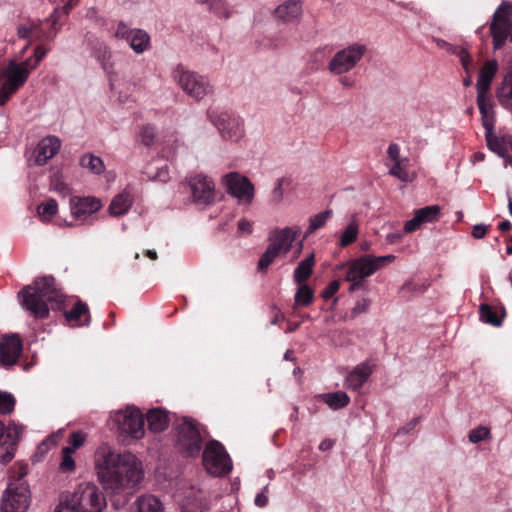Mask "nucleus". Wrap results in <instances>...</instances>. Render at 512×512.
Segmentation results:
<instances>
[{"label":"nucleus","instance_id":"f257e3e1","mask_svg":"<svg viewBox=\"0 0 512 512\" xmlns=\"http://www.w3.org/2000/svg\"><path fill=\"white\" fill-rule=\"evenodd\" d=\"M95 469L103 489L118 493L136 487L143 479L141 462L132 454H119L103 445L96 451Z\"/></svg>","mask_w":512,"mask_h":512},{"label":"nucleus","instance_id":"f03ea898","mask_svg":"<svg viewBox=\"0 0 512 512\" xmlns=\"http://www.w3.org/2000/svg\"><path fill=\"white\" fill-rule=\"evenodd\" d=\"M18 298L22 307L28 310L35 318H46L49 315L48 303L59 305L63 302L62 294L55 286L52 276L38 277L33 285L25 286Z\"/></svg>","mask_w":512,"mask_h":512},{"label":"nucleus","instance_id":"7ed1b4c3","mask_svg":"<svg viewBox=\"0 0 512 512\" xmlns=\"http://www.w3.org/2000/svg\"><path fill=\"white\" fill-rule=\"evenodd\" d=\"M27 467L19 466L11 475L2 497L3 512H26L31 500L29 484L25 479Z\"/></svg>","mask_w":512,"mask_h":512},{"label":"nucleus","instance_id":"20e7f679","mask_svg":"<svg viewBox=\"0 0 512 512\" xmlns=\"http://www.w3.org/2000/svg\"><path fill=\"white\" fill-rule=\"evenodd\" d=\"M395 259L394 255L371 256L365 255L347 263L345 279L351 283L350 291L359 288L362 281L374 274L377 270L385 267Z\"/></svg>","mask_w":512,"mask_h":512},{"label":"nucleus","instance_id":"39448f33","mask_svg":"<svg viewBox=\"0 0 512 512\" xmlns=\"http://www.w3.org/2000/svg\"><path fill=\"white\" fill-rule=\"evenodd\" d=\"M31 71L33 66H30L29 61L11 60L8 63L3 71L6 81L0 88V104H6L10 97L27 82Z\"/></svg>","mask_w":512,"mask_h":512},{"label":"nucleus","instance_id":"423d86ee","mask_svg":"<svg viewBox=\"0 0 512 512\" xmlns=\"http://www.w3.org/2000/svg\"><path fill=\"white\" fill-rule=\"evenodd\" d=\"M173 77L181 89L197 101L213 92V86L206 77L194 71L185 70L180 65L174 70Z\"/></svg>","mask_w":512,"mask_h":512},{"label":"nucleus","instance_id":"0eeeda50","mask_svg":"<svg viewBox=\"0 0 512 512\" xmlns=\"http://www.w3.org/2000/svg\"><path fill=\"white\" fill-rule=\"evenodd\" d=\"M367 52V46L353 43L337 51L328 62V71L333 75H343L352 71Z\"/></svg>","mask_w":512,"mask_h":512},{"label":"nucleus","instance_id":"6e6552de","mask_svg":"<svg viewBox=\"0 0 512 512\" xmlns=\"http://www.w3.org/2000/svg\"><path fill=\"white\" fill-rule=\"evenodd\" d=\"M70 502L76 506L78 512H102L106 507L105 497L92 483L80 484Z\"/></svg>","mask_w":512,"mask_h":512},{"label":"nucleus","instance_id":"1a4fd4ad","mask_svg":"<svg viewBox=\"0 0 512 512\" xmlns=\"http://www.w3.org/2000/svg\"><path fill=\"white\" fill-rule=\"evenodd\" d=\"M177 446L187 456L198 455L202 447V438L196 423L187 417H183L176 427Z\"/></svg>","mask_w":512,"mask_h":512},{"label":"nucleus","instance_id":"9d476101","mask_svg":"<svg viewBox=\"0 0 512 512\" xmlns=\"http://www.w3.org/2000/svg\"><path fill=\"white\" fill-rule=\"evenodd\" d=\"M191 201L197 206L208 207L214 204L216 190L214 181L204 174H191L186 177Z\"/></svg>","mask_w":512,"mask_h":512},{"label":"nucleus","instance_id":"9b49d317","mask_svg":"<svg viewBox=\"0 0 512 512\" xmlns=\"http://www.w3.org/2000/svg\"><path fill=\"white\" fill-rule=\"evenodd\" d=\"M203 464L207 472L214 476L227 474L232 470L231 460L218 441H210L203 451Z\"/></svg>","mask_w":512,"mask_h":512},{"label":"nucleus","instance_id":"f8f14e48","mask_svg":"<svg viewBox=\"0 0 512 512\" xmlns=\"http://www.w3.org/2000/svg\"><path fill=\"white\" fill-rule=\"evenodd\" d=\"M115 422L118 431L122 435L130 436L134 439H141L144 436V418L141 411L135 407H127L115 414Z\"/></svg>","mask_w":512,"mask_h":512},{"label":"nucleus","instance_id":"ddd939ff","mask_svg":"<svg viewBox=\"0 0 512 512\" xmlns=\"http://www.w3.org/2000/svg\"><path fill=\"white\" fill-rule=\"evenodd\" d=\"M222 182L228 194L238 200L239 203L250 205L254 198V185L246 177L238 172H230L222 177Z\"/></svg>","mask_w":512,"mask_h":512},{"label":"nucleus","instance_id":"4468645a","mask_svg":"<svg viewBox=\"0 0 512 512\" xmlns=\"http://www.w3.org/2000/svg\"><path fill=\"white\" fill-rule=\"evenodd\" d=\"M495 49L501 48L506 39L512 42V14L511 7L501 5L493 15V21L490 26Z\"/></svg>","mask_w":512,"mask_h":512},{"label":"nucleus","instance_id":"2eb2a0df","mask_svg":"<svg viewBox=\"0 0 512 512\" xmlns=\"http://www.w3.org/2000/svg\"><path fill=\"white\" fill-rule=\"evenodd\" d=\"M215 125L225 139L237 141L244 134L243 121L234 114L221 113Z\"/></svg>","mask_w":512,"mask_h":512},{"label":"nucleus","instance_id":"dca6fc26","mask_svg":"<svg viewBox=\"0 0 512 512\" xmlns=\"http://www.w3.org/2000/svg\"><path fill=\"white\" fill-rule=\"evenodd\" d=\"M22 351V341L17 334L4 336L0 340V362L3 366L17 363Z\"/></svg>","mask_w":512,"mask_h":512},{"label":"nucleus","instance_id":"f3484780","mask_svg":"<svg viewBox=\"0 0 512 512\" xmlns=\"http://www.w3.org/2000/svg\"><path fill=\"white\" fill-rule=\"evenodd\" d=\"M61 146L59 138L56 136H47L43 138L33 151V162L37 166L45 165L54 155L57 154Z\"/></svg>","mask_w":512,"mask_h":512},{"label":"nucleus","instance_id":"a211bd4d","mask_svg":"<svg viewBox=\"0 0 512 512\" xmlns=\"http://www.w3.org/2000/svg\"><path fill=\"white\" fill-rule=\"evenodd\" d=\"M102 207L95 197H73L70 199L71 214L76 219H85Z\"/></svg>","mask_w":512,"mask_h":512},{"label":"nucleus","instance_id":"6ab92c4d","mask_svg":"<svg viewBox=\"0 0 512 512\" xmlns=\"http://www.w3.org/2000/svg\"><path fill=\"white\" fill-rule=\"evenodd\" d=\"M299 231V228L294 230L290 227L275 230L269 236V246L276 248L280 254H286L291 249L292 243Z\"/></svg>","mask_w":512,"mask_h":512},{"label":"nucleus","instance_id":"aec40b11","mask_svg":"<svg viewBox=\"0 0 512 512\" xmlns=\"http://www.w3.org/2000/svg\"><path fill=\"white\" fill-rule=\"evenodd\" d=\"M374 365L369 361L358 364L346 377L345 385L350 390H358L372 374Z\"/></svg>","mask_w":512,"mask_h":512},{"label":"nucleus","instance_id":"412c9836","mask_svg":"<svg viewBox=\"0 0 512 512\" xmlns=\"http://www.w3.org/2000/svg\"><path fill=\"white\" fill-rule=\"evenodd\" d=\"M302 14V3L299 0H287L274 10L275 18L283 23L298 19Z\"/></svg>","mask_w":512,"mask_h":512},{"label":"nucleus","instance_id":"4be33fe9","mask_svg":"<svg viewBox=\"0 0 512 512\" xmlns=\"http://www.w3.org/2000/svg\"><path fill=\"white\" fill-rule=\"evenodd\" d=\"M146 420L148 429L155 433L164 431L170 421L168 412L160 407L150 409L146 413Z\"/></svg>","mask_w":512,"mask_h":512},{"label":"nucleus","instance_id":"5701e85b","mask_svg":"<svg viewBox=\"0 0 512 512\" xmlns=\"http://www.w3.org/2000/svg\"><path fill=\"white\" fill-rule=\"evenodd\" d=\"M498 65L495 60L487 61L483 67L480 69L478 80L476 83L477 93H485L487 94L491 82L497 72Z\"/></svg>","mask_w":512,"mask_h":512},{"label":"nucleus","instance_id":"b1692460","mask_svg":"<svg viewBox=\"0 0 512 512\" xmlns=\"http://www.w3.org/2000/svg\"><path fill=\"white\" fill-rule=\"evenodd\" d=\"M92 55L101 64L102 68L106 73H114L112 51L107 44H105L104 42H97L92 49Z\"/></svg>","mask_w":512,"mask_h":512},{"label":"nucleus","instance_id":"393cba45","mask_svg":"<svg viewBox=\"0 0 512 512\" xmlns=\"http://www.w3.org/2000/svg\"><path fill=\"white\" fill-rule=\"evenodd\" d=\"M128 39V44L136 54H142L151 47L149 34L143 29H133Z\"/></svg>","mask_w":512,"mask_h":512},{"label":"nucleus","instance_id":"a878e982","mask_svg":"<svg viewBox=\"0 0 512 512\" xmlns=\"http://www.w3.org/2000/svg\"><path fill=\"white\" fill-rule=\"evenodd\" d=\"M130 512H162V504L154 495H142L133 503Z\"/></svg>","mask_w":512,"mask_h":512},{"label":"nucleus","instance_id":"bb28decb","mask_svg":"<svg viewBox=\"0 0 512 512\" xmlns=\"http://www.w3.org/2000/svg\"><path fill=\"white\" fill-rule=\"evenodd\" d=\"M477 105L482 118V125L485 131L494 129V116L492 106L487 103V94L477 93Z\"/></svg>","mask_w":512,"mask_h":512},{"label":"nucleus","instance_id":"cd10ccee","mask_svg":"<svg viewBox=\"0 0 512 512\" xmlns=\"http://www.w3.org/2000/svg\"><path fill=\"white\" fill-rule=\"evenodd\" d=\"M22 432V426L13 423L5 427L0 421V446L17 444Z\"/></svg>","mask_w":512,"mask_h":512},{"label":"nucleus","instance_id":"c85d7f7f","mask_svg":"<svg viewBox=\"0 0 512 512\" xmlns=\"http://www.w3.org/2000/svg\"><path fill=\"white\" fill-rule=\"evenodd\" d=\"M133 199L129 192L123 191L116 195L109 205V211L113 216L123 215L132 206Z\"/></svg>","mask_w":512,"mask_h":512},{"label":"nucleus","instance_id":"c756f323","mask_svg":"<svg viewBox=\"0 0 512 512\" xmlns=\"http://www.w3.org/2000/svg\"><path fill=\"white\" fill-rule=\"evenodd\" d=\"M315 265V256L313 253L308 255L305 259L300 261L293 273V279L297 284H304V282L311 276L313 267Z\"/></svg>","mask_w":512,"mask_h":512},{"label":"nucleus","instance_id":"7c9ffc66","mask_svg":"<svg viewBox=\"0 0 512 512\" xmlns=\"http://www.w3.org/2000/svg\"><path fill=\"white\" fill-rule=\"evenodd\" d=\"M497 98L502 106L512 109V72L504 77L498 88Z\"/></svg>","mask_w":512,"mask_h":512},{"label":"nucleus","instance_id":"2f4dec72","mask_svg":"<svg viewBox=\"0 0 512 512\" xmlns=\"http://www.w3.org/2000/svg\"><path fill=\"white\" fill-rule=\"evenodd\" d=\"M486 140L491 151L502 158H506L508 156V142H506L505 138H498L493 134V130H490L486 131Z\"/></svg>","mask_w":512,"mask_h":512},{"label":"nucleus","instance_id":"473e14b6","mask_svg":"<svg viewBox=\"0 0 512 512\" xmlns=\"http://www.w3.org/2000/svg\"><path fill=\"white\" fill-rule=\"evenodd\" d=\"M322 398L324 402L333 410L341 409L347 406L350 402L349 396L343 391L323 394Z\"/></svg>","mask_w":512,"mask_h":512},{"label":"nucleus","instance_id":"72a5a7b5","mask_svg":"<svg viewBox=\"0 0 512 512\" xmlns=\"http://www.w3.org/2000/svg\"><path fill=\"white\" fill-rule=\"evenodd\" d=\"M83 315L86 316V318L85 321L80 325L87 326L90 323L89 309L88 306L81 301L77 302L70 311L65 313V317L68 322L77 321Z\"/></svg>","mask_w":512,"mask_h":512},{"label":"nucleus","instance_id":"f704fd0d","mask_svg":"<svg viewBox=\"0 0 512 512\" xmlns=\"http://www.w3.org/2000/svg\"><path fill=\"white\" fill-rule=\"evenodd\" d=\"M80 165L94 174H101L105 169L102 159L91 153L84 154L81 157Z\"/></svg>","mask_w":512,"mask_h":512},{"label":"nucleus","instance_id":"c9c22d12","mask_svg":"<svg viewBox=\"0 0 512 512\" xmlns=\"http://www.w3.org/2000/svg\"><path fill=\"white\" fill-rule=\"evenodd\" d=\"M333 215V211L331 209H327L321 213H318L309 218V227L306 231V236L314 233L316 230L322 228L328 219H330Z\"/></svg>","mask_w":512,"mask_h":512},{"label":"nucleus","instance_id":"e433bc0d","mask_svg":"<svg viewBox=\"0 0 512 512\" xmlns=\"http://www.w3.org/2000/svg\"><path fill=\"white\" fill-rule=\"evenodd\" d=\"M299 288L297 289L294 295V304L296 306H309L314 297L313 290L306 284H299Z\"/></svg>","mask_w":512,"mask_h":512},{"label":"nucleus","instance_id":"4c0bfd02","mask_svg":"<svg viewBox=\"0 0 512 512\" xmlns=\"http://www.w3.org/2000/svg\"><path fill=\"white\" fill-rule=\"evenodd\" d=\"M58 204L55 199H48L46 202L38 205L37 212L41 221L48 222L57 213Z\"/></svg>","mask_w":512,"mask_h":512},{"label":"nucleus","instance_id":"58836bf2","mask_svg":"<svg viewBox=\"0 0 512 512\" xmlns=\"http://www.w3.org/2000/svg\"><path fill=\"white\" fill-rule=\"evenodd\" d=\"M504 314L502 316H498L489 306L488 304L480 305V318L482 321L491 324L493 326L499 327L502 324Z\"/></svg>","mask_w":512,"mask_h":512},{"label":"nucleus","instance_id":"ea45409f","mask_svg":"<svg viewBox=\"0 0 512 512\" xmlns=\"http://www.w3.org/2000/svg\"><path fill=\"white\" fill-rule=\"evenodd\" d=\"M420 221L424 223H431L438 219L440 215V207L438 205H431L420 208L415 211Z\"/></svg>","mask_w":512,"mask_h":512},{"label":"nucleus","instance_id":"a19ab883","mask_svg":"<svg viewBox=\"0 0 512 512\" xmlns=\"http://www.w3.org/2000/svg\"><path fill=\"white\" fill-rule=\"evenodd\" d=\"M279 255L280 253L277 252L276 248L270 247L268 245L265 252L261 255V257L258 260L257 269L261 272L266 271Z\"/></svg>","mask_w":512,"mask_h":512},{"label":"nucleus","instance_id":"79ce46f5","mask_svg":"<svg viewBox=\"0 0 512 512\" xmlns=\"http://www.w3.org/2000/svg\"><path fill=\"white\" fill-rule=\"evenodd\" d=\"M358 232V224L355 221H352L341 234L339 245L341 247H346L352 244L357 239Z\"/></svg>","mask_w":512,"mask_h":512},{"label":"nucleus","instance_id":"37998d69","mask_svg":"<svg viewBox=\"0 0 512 512\" xmlns=\"http://www.w3.org/2000/svg\"><path fill=\"white\" fill-rule=\"evenodd\" d=\"M407 161L394 162L393 166L389 170V174L398 178L403 182L411 181L409 172L407 171Z\"/></svg>","mask_w":512,"mask_h":512},{"label":"nucleus","instance_id":"c03bdc74","mask_svg":"<svg viewBox=\"0 0 512 512\" xmlns=\"http://www.w3.org/2000/svg\"><path fill=\"white\" fill-rule=\"evenodd\" d=\"M208 7L209 11L219 18L228 19L231 15V11L224 0H212Z\"/></svg>","mask_w":512,"mask_h":512},{"label":"nucleus","instance_id":"a18cd8bd","mask_svg":"<svg viewBox=\"0 0 512 512\" xmlns=\"http://www.w3.org/2000/svg\"><path fill=\"white\" fill-rule=\"evenodd\" d=\"M15 404L16 399L11 393L0 390V414L7 415L12 413Z\"/></svg>","mask_w":512,"mask_h":512},{"label":"nucleus","instance_id":"49530a36","mask_svg":"<svg viewBox=\"0 0 512 512\" xmlns=\"http://www.w3.org/2000/svg\"><path fill=\"white\" fill-rule=\"evenodd\" d=\"M140 138L142 144L145 146L153 145L156 139L155 127L150 124L143 125L140 129Z\"/></svg>","mask_w":512,"mask_h":512},{"label":"nucleus","instance_id":"de8ad7c7","mask_svg":"<svg viewBox=\"0 0 512 512\" xmlns=\"http://www.w3.org/2000/svg\"><path fill=\"white\" fill-rule=\"evenodd\" d=\"M490 430L487 427L480 426L469 432V441L471 443H478L485 439L490 438Z\"/></svg>","mask_w":512,"mask_h":512},{"label":"nucleus","instance_id":"09e8293b","mask_svg":"<svg viewBox=\"0 0 512 512\" xmlns=\"http://www.w3.org/2000/svg\"><path fill=\"white\" fill-rule=\"evenodd\" d=\"M72 454V450L62 448V461L60 463V469L62 471L70 472L75 469V461Z\"/></svg>","mask_w":512,"mask_h":512},{"label":"nucleus","instance_id":"8fccbe9b","mask_svg":"<svg viewBox=\"0 0 512 512\" xmlns=\"http://www.w3.org/2000/svg\"><path fill=\"white\" fill-rule=\"evenodd\" d=\"M287 44V38L282 34H275L269 38H267L265 46L270 49H281L285 47Z\"/></svg>","mask_w":512,"mask_h":512},{"label":"nucleus","instance_id":"3c124183","mask_svg":"<svg viewBox=\"0 0 512 512\" xmlns=\"http://www.w3.org/2000/svg\"><path fill=\"white\" fill-rule=\"evenodd\" d=\"M84 440H85V438H84L83 434H81L80 432H73L69 436V440H68L69 445L64 448L70 449L74 453L76 449H78L79 447H81L83 445Z\"/></svg>","mask_w":512,"mask_h":512},{"label":"nucleus","instance_id":"603ef678","mask_svg":"<svg viewBox=\"0 0 512 512\" xmlns=\"http://www.w3.org/2000/svg\"><path fill=\"white\" fill-rule=\"evenodd\" d=\"M146 173H147L149 179L154 180V181H159L162 183H166L170 178L168 167L166 165L157 167V172L154 174H150L149 172H146Z\"/></svg>","mask_w":512,"mask_h":512},{"label":"nucleus","instance_id":"864d4df0","mask_svg":"<svg viewBox=\"0 0 512 512\" xmlns=\"http://www.w3.org/2000/svg\"><path fill=\"white\" fill-rule=\"evenodd\" d=\"M16 445L17 444L0 446V461L3 464H6L13 459Z\"/></svg>","mask_w":512,"mask_h":512},{"label":"nucleus","instance_id":"5fc2aeb1","mask_svg":"<svg viewBox=\"0 0 512 512\" xmlns=\"http://www.w3.org/2000/svg\"><path fill=\"white\" fill-rule=\"evenodd\" d=\"M283 182H284L283 178H279L276 181V184L272 191V196H271V201L274 204H279L283 200V195H284L283 188H282Z\"/></svg>","mask_w":512,"mask_h":512},{"label":"nucleus","instance_id":"6e6d98bb","mask_svg":"<svg viewBox=\"0 0 512 512\" xmlns=\"http://www.w3.org/2000/svg\"><path fill=\"white\" fill-rule=\"evenodd\" d=\"M132 31L133 29H130L123 21H120L117 25L114 36L118 39H124L128 41Z\"/></svg>","mask_w":512,"mask_h":512},{"label":"nucleus","instance_id":"4d7b16f0","mask_svg":"<svg viewBox=\"0 0 512 512\" xmlns=\"http://www.w3.org/2000/svg\"><path fill=\"white\" fill-rule=\"evenodd\" d=\"M47 50L42 46H37L34 50V60L31 58L26 59L29 61L30 66H33V70L39 65L40 61L46 56Z\"/></svg>","mask_w":512,"mask_h":512},{"label":"nucleus","instance_id":"13d9d810","mask_svg":"<svg viewBox=\"0 0 512 512\" xmlns=\"http://www.w3.org/2000/svg\"><path fill=\"white\" fill-rule=\"evenodd\" d=\"M36 25L33 23L21 24L17 28V35L20 39H29Z\"/></svg>","mask_w":512,"mask_h":512},{"label":"nucleus","instance_id":"bf43d9fd","mask_svg":"<svg viewBox=\"0 0 512 512\" xmlns=\"http://www.w3.org/2000/svg\"><path fill=\"white\" fill-rule=\"evenodd\" d=\"M370 306V300L362 299L356 303V305L351 310L352 317H356L362 313H365Z\"/></svg>","mask_w":512,"mask_h":512},{"label":"nucleus","instance_id":"052dcab7","mask_svg":"<svg viewBox=\"0 0 512 512\" xmlns=\"http://www.w3.org/2000/svg\"><path fill=\"white\" fill-rule=\"evenodd\" d=\"M387 153H388V157L393 162L407 161V158H401L400 157V147L396 143H392V144L389 145Z\"/></svg>","mask_w":512,"mask_h":512},{"label":"nucleus","instance_id":"680f3d73","mask_svg":"<svg viewBox=\"0 0 512 512\" xmlns=\"http://www.w3.org/2000/svg\"><path fill=\"white\" fill-rule=\"evenodd\" d=\"M423 223L420 221V217L417 216L416 213H414V216L412 219L408 220L404 225V231L406 233H412L419 229Z\"/></svg>","mask_w":512,"mask_h":512},{"label":"nucleus","instance_id":"e2e57ef3","mask_svg":"<svg viewBox=\"0 0 512 512\" xmlns=\"http://www.w3.org/2000/svg\"><path fill=\"white\" fill-rule=\"evenodd\" d=\"M339 287H340V283L339 281L335 280V281H332L322 292L321 296L324 298V299H329L331 298L338 290H339Z\"/></svg>","mask_w":512,"mask_h":512},{"label":"nucleus","instance_id":"0e129e2a","mask_svg":"<svg viewBox=\"0 0 512 512\" xmlns=\"http://www.w3.org/2000/svg\"><path fill=\"white\" fill-rule=\"evenodd\" d=\"M54 512H78L76 506L70 500L61 501L55 508Z\"/></svg>","mask_w":512,"mask_h":512},{"label":"nucleus","instance_id":"69168bd1","mask_svg":"<svg viewBox=\"0 0 512 512\" xmlns=\"http://www.w3.org/2000/svg\"><path fill=\"white\" fill-rule=\"evenodd\" d=\"M488 228L489 226L485 224H476L473 227L472 236L476 239H481L487 234Z\"/></svg>","mask_w":512,"mask_h":512},{"label":"nucleus","instance_id":"338daca9","mask_svg":"<svg viewBox=\"0 0 512 512\" xmlns=\"http://www.w3.org/2000/svg\"><path fill=\"white\" fill-rule=\"evenodd\" d=\"M238 232L240 233H246V234H251L253 229H252V222L242 218L238 221Z\"/></svg>","mask_w":512,"mask_h":512},{"label":"nucleus","instance_id":"774afa93","mask_svg":"<svg viewBox=\"0 0 512 512\" xmlns=\"http://www.w3.org/2000/svg\"><path fill=\"white\" fill-rule=\"evenodd\" d=\"M254 502L258 507H265L268 504V497L264 492H260L256 495Z\"/></svg>","mask_w":512,"mask_h":512}]
</instances>
